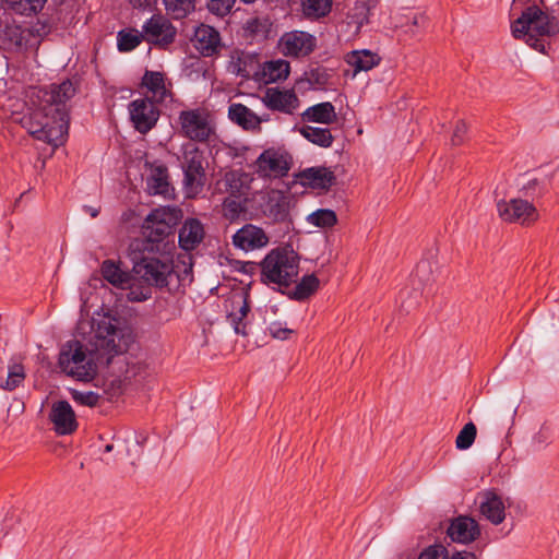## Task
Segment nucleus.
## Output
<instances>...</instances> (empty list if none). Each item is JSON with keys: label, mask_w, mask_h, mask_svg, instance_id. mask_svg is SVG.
<instances>
[{"label": "nucleus", "mask_w": 559, "mask_h": 559, "mask_svg": "<svg viewBox=\"0 0 559 559\" xmlns=\"http://www.w3.org/2000/svg\"><path fill=\"white\" fill-rule=\"evenodd\" d=\"M193 47L204 57H212L222 48L219 33L210 25H200L192 38Z\"/></svg>", "instance_id": "18"}, {"label": "nucleus", "mask_w": 559, "mask_h": 559, "mask_svg": "<svg viewBox=\"0 0 559 559\" xmlns=\"http://www.w3.org/2000/svg\"><path fill=\"white\" fill-rule=\"evenodd\" d=\"M102 275L107 282L119 288H126L131 281L130 274L121 270L119 264L112 260H105L103 262Z\"/></svg>", "instance_id": "30"}, {"label": "nucleus", "mask_w": 559, "mask_h": 559, "mask_svg": "<svg viewBox=\"0 0 559 559\" xmlns=\"http://www.w3.org/2000/svg\"><path fill=\"white\" fill-rule=\"evenodd\" d=\"M75 95V87L69 80L63 81L58 85H50L49 90L43 91V103L47 106L50 111H53L56 116H59V111H63L66 117L69 119V112L67 108V102Z\"/></svg>", "instance_id": "14"}, {"label": "nucleus", "mask_w": 559, "mask_h": 559, "mask_svg": "<svg viewBox=\"0 0 559 559\" xmlns=\"http://www.w3.org/2000/svg\"><path fill=\"white\" fill-rule=\"evenodd\" d=\"M370 5L366 1H357L350 9L348 17L352 20L357 27L362 26L368 22Z\"/></svg>", "instance_id": "44"}, {"label": "nucleus", "mask_w": 559, "mask_h": 559, "mask_svg": "<svg viewBox=\"0 0 559 559\" xmlns=\"http://www.w3.org/2000/svg\"><path fill=\"white\" fill-rule=\"evenodd\" d=\"M290 198L278 190H272L267 194L264 205V214L273 222H285L289 217Z\"/></svg>", "instance_id": "21"}, {"label": "nucleus", "mask_w": 559, "mask_h": 559, "mask_svg": "<svg viewBox=\"0 0 559 559\" xmlns=\"http://www.w3.org/2000/svg\"><path fill=\"white\" fill-rule=\"evenodd\" d=\"M130 119L140 133H147L159 118V110L148 97L138 98L129 105Z\"/></svg>", "instance_id": "12"}, {"label": "nucleus", "mask_w": 559, "mask_h": 559, "mask_svg": "<svg viewBox=\"0 0 559 559\" xmlns=\"http://www.w3.org/2000/svg\"><path fill=\"white\" fill-rule=\"evenodd\" d=\"M228 116L231 121L245 130L253 131L260 128L261 119L242 104H231L228 108Z\"/></svg>", "instance_id": "28"}, {"label": "nucleus", "mask_w": 559, "mask_h": 559, "mask_svg": "<svg viewBox=\"0 0 559 559\" xmlns=\"http://www.w3.org/2000/svg\"><path fill=\"white\" fill-rule=\"evenodd\" d=\"M112 449H114V445H112V444H107V445L105 447V452H111V451H112Z\"/></svg>", "instance_id": "57"}, {"label": "nucleus", "mask_w": 559, "mask_h": 559, "mask_svg": "<svg viewBox=\"0 0 559 559\" xmlns=\"http://www.w3.org/2000/svg\"><path fill=\"white\" fill-rule=\"evenodd\" d=\"M22 123L34 138L55 146L63 142L69 128V119L64 112L61 110L56 116L44 103L29 116L23 117Z\"/></svg>", "instance_id": "4"}, {"label": "nucleus", "mask_w": 559, "mask_h": 559, "mask_svg": "<svg viewBox=\"0 0 559 559\" xmlns=\"http://www.w3.org/2000/svg\"><path fill=\"white\" fill-rule=\"evenodd\" d=\"M479 509L481 514L493 525H499L506 519L504 503L502 499L491 490L481 493Z\"/></svg>", "instance_id": "23"}, {"label": "nucleus", "mask_w": 559, "mask_h": 559, "mask_svg": "<svg viewBox=\"0 0 559 559\" xmlns=\"http://www.w3.org/2000/svg\"><path fill=\"white\" fill-rule=\"evenodd\" d=\"M497 209L500 218L508 223L530 225L538 219L534 204L523 199H512L509 202L500 200Z\"/></svg>", "instance_id": "11"}, {"label": "nucleus", "mask_w": 559, "mask_h": 559, "mask_svg": "<svg viewBox=\"0 0 559 559\" xmlns=\"http://www.w3.org/2000/svg\"><path fill=\"white\" fill-rule=\"evenodd\" d=\"M143 29L146 40L154 45H169L176 36V28L162 15H153L144 24Z\"/></svg>", "instance_id": "16"}, {"label": "nucleus", "mask_w": 559, "mask_h": 559, "mask_svg": "<svg viewBox=\"0 0 559 559\" xmlns=\"http://www.w3.org/2000/svg\"><path fill=\"white\" fill-rule=\"evenodd\" d=\"M182 134L198 142H206L215 135L213 126L207 116L200 110H183L179 115Z\"/></svg>", "instance_id": "9"}, {"label": "nucleus", "mask_w": 559, "mask_h": 559, "mask_svg": "<svg viewBox=\"0 0 559 559\" xmlns=\"http://www.w3.org/2000/svg\"><path fill=\"white\" fill-rule=\"evenodd\" d=\"M348 66L354 69V74L360 71H369L380 63L381 58L370 50H354L345 58Z\"/></svg>", "instance_id": "29"}, {"label": "nucleus", "mask_w": 559, "mask_h": 559, "mask_svg": "<svg viewBox=\"0 0 559 559\" xmlns=\"http://www.w3.org/2000/svg\"><path fill=\"white\" fill-rule=\"evenodd\" d=\"M551 439V430L548 426L544 425L539 428V430L533 436L532 442L533 445L537 449H540L548 444Z\"/></svg>", "instance_id": "49"}, {"label": "nucleus", "mask_w": 559, "mask_h": 559, "mask_svg": "<svg viewBox=\"0 0 559 559\" xmlns=\"http://www.w3.org/2000/svg\"><path fill=\"white\" fill-rule=\"evenodd\" d=\"M269 237L263 228L246 224L233 235V245L246 252L264 248Z\"/></svg>", "instance_id": "15"}, {"label": "nucleus", "mask_w": 559, "mask_h": 559, "mask_svg": "<svg viewBox=\"0 0 559 559\" xmlns=\"http://www.w3.org/2000/svg\"><path fill=\"white\" fill-rule=\"evenodd\" d=\"M316 47V38L302 31L285 33L280 39V48L283 55L288 57H305L310 55Z\"/></svg>", "instance_id": "13"}, {"label": "nucleus", "mask_w": 559, "mask_h": 559, "mask_svg": "<svg viewBox=\"0 0 559 559\" xmlns=\"http://www.w3.org/2000/svg\"><path fill=\"white\" fill-rule=\"evenodd\" d=\"M539 185V181L538 179H532L530 180L524 187H523V190L526 191V194H528V191L530 190H534L537 186Z\"/></svg>", "instance_id": "54"}, {"label": "nucleus", "mask_w": 559, "mask_h": 559, "mask_svg": "<svg viewBox=\"0 0 559 559\" xmlns=\"http://www.w3.org/2000/svg\"><path fill=\"white\" fill-rule=\"evenodd\" d=\"M243 1H245V2H247V3H251V2H253L254 0H243Z\"/></svg>", "instance_id": "58"}, {"label": "nucleus", "mask_w": 559, "mask_h": 559, "mask_svg": "<svg viewBox=\"0 0 559 559\" xmlns=\"http://www.w3.org/2000/svg\"><path fill=\"white\" fill-rule=\"evenodd\" d=\"M47 0H4V2L16 13L31 15L40 11Z\"/></svg>", "instance_id": "37"}, {"label": "nucleus", "mask_w": 559, "mask_h": 559, "mask_svg": "<svg viewBox=\"0 0 559 559\" xmlns=\"http://www.w3.org/2000/svg\"><path fill=\"white\" fill-rule=\"evenodd\" d=\"M448 551L442 545L429 546L418 557V559H444Z\"/></svg>", "instance_id": "50"}, {"label": "nucleus", "mask_w": 559, "mask_h": 559, "mask_svg": "<svg viewBox=\"0 0 559 559\" xmlns=\"http://www.w3.org/2000/svg\"><path fill=\"white\" fill-rule=\"evenodd\" d=\"M87 344L74 340L67 342L59 355V367L79 381L93 380L100 365L108 366L112 358L127 352L130 334L120 321L108 314L93 318Z\"/></svg>", "instance_id": "1"}, {"label": "nucleus", "mask_w": 559, "mask_h": 559, "mask_svg": "<svg viewBox=\"0 0 559 559\" xmlns=\"http://www.w3.org/2000/svg\"><path fill=\"white\" fill-rule=\"evenodd\" d=\"M252 62V59L249 55L243 51L235 50L231 52L230 62H229V71L242 78H249L251 75L249 64Z\"/></svg>", "instance_id": "35"}, {"label": "nucleus", "mask_w": 559, "mask_h": 559, "mask_svg": "<svg viewBox=\"0 0 559 559\" xmlns=\"http://www.w3.org/2000/svg\"><path fill=\"white\" fill-rule=\"evenodd\" d=\"M40 40L28 27L7 23L0 28V48L8 51L23 52L37 48Z\"/></svg>", "instance_id": "8"}, {"label": "nucleus", "mask_w": 559, "mask_h": 559, "mask_svg": "<svg viewBox=\"0 0 559 559\" xmlns=\"http://www.w3.org/2000/svg\"><path fill=\"white\" fill-rule=\"evenodd\" d=\"M204 235L203 224L197 218H188L179 230V246L186 251L193 250L202 242Z\"/></svg>", "instance_id": "22"}, {"label": "nucleus", "mask_w": 559, "mask_h": 559, "mask_svg": "<svg viewBox=\"0 0 559 559\" xmlns=\"http://www.w3.org/2000/svg\"><path fill=\"white\" fill-rule=\"evenodd\" d=\"M70 394L75 403L90 407L96 406L100 399V395L93 391H80L76 389H71Z\"/></svg>", "instance_id": "45"}, {"label": "nucleus", "mask_w": 559, "mask_h": 559, "mask_svg": "<svg viewBox=\"0 0 559 559\" xmlns=\"http://www.w3.org/2000/svg\"><path fill=\"white\" fill-rule=\"evenodd\" d=\"M164 3L175 19H182L194 9L193 0H164Z\"/></svg>", "instance_id": "42"}, {"label": "nucleus", "mask_w": 559, "mask_h": 559, "mask_svg": "<svg viewBox=\"0 0 559 559\" xmlns=\"http://www.w3.org/2000/svg\"><path fill=\"white\" fill-rule=\"evenodd\" d=\"M167 179V170L163 167H157L147 179V189L150 193L167 195L169 192V182Z\"/></svg>", "instance_id": "33"}, {"label": "nucleus", "mask_w": 559, "mask_h": 559, "mask_svg": "<svg viewBox=\"0 0 559 559\" xmlns=\"http://www.w3.org/2000/svg\"><path fill=\"white\" fill-rule=\"evenodd\" d=\"M156 0H130L134 8H147L155 3Z\"/></svg>", "instance_id": "53"}, {"label": "nucleus", "mask_w": 559, "mask_h": 559, "mask_svg": "<svg viewBox=\"0 0 559 559\" xmlns=\"http://www.w3.org/2000/svg\"><path fill=\"white\" fill-rule=\"evenodd\" d=\"M26 378L25 368L22 364H12L8 368V374L0 386L5 391H13L21 386Z\"/></svg>", "instance_id": "34"}, {"label": "nucleus", "mask_w": 559, "mask_h": 559, "mask_svg": "<svg viewBox=\"0 0 559 559\" xmlns=\"http://www.w3.org/2000/svg\"><path fill=\"white\" fill-rule=\"evenodd\" d=\"M512 35L523 39L535 50L545 53L548 43L545 37L559 33V23L555 16L542 11L537 5L527 7L511 25Z\"/></svg>", "instance_id": "2"}, {"label": "nucleus", "mask_w": 559, "mask_h": 559, "mask_svg": "<svg viewBox=\"0 0 559 559\" xmlns=\"http://www.w3.org/2000/svg\"><path fill=\"white\" fill-rule=\"evenodd\" d=\"M304 78L309 85L321 88L329 84L331 74L325 68L317 66L307 70Z\"/></svg>", "instance_id": "39"}, {"label": "nucleus", "mask_w": 559, "mask_h": 559, "mask_svg": "<svg viewBox=\"0 0 559 559\" xmlns=\"http://www.w3.org/2000/svg\"><path fill=\"white\" fill-rule=\"evenodd\" d=\"M233 3L234 0H209L207 8L212 13L224 16L231 10Z\"/></svg>", "instance_id": "48"}, {"label": "nucleus", "mask_w": 559, "mask_h": 559, "mask_svg": "<svg viewBox=\"0 0 559 559\" xmlns=\"http://www.w3.org/2000/svg\"><path fill=\"white\" fill-rule=\"evenodd\" d=\"M223 215L234 222L241 215H246V204L237 199L227 198L223 203Z\"/></svg>", "instance_id": "41"}, {"label": "nucleus", "mask_w": 559, "mask_h": 559, "mask_svg": "<svg viewBox=\"0 0 559 559\" xmlns=\"http://www.w3.org/2000/svg\"><path fill=\"white\" fill-rule=\"evenodd\" d=\"M307 222L313 226L326 228L336 224L337 217L334 211L329 209H320L307 216Z\"/></svg>", "instance_id": "38"}, {"label": "nucleus", "mask_w": 559, "mask_h": 559, "mask_svg": "<svg viewBox=\"0 0 559 559\" xmlns=\"http://www.w3.org/2000/svg\"><path fill=\"white\" fill-rule=\"evenodd\" d=\"M0 28H2V25L0 24Z\"/></svg>", "instance_id": "59"}, {"label": "nucleus", "mask_w": 559, "mask_h": 559, "mask_svg": "<svg viewBox=\"0 0 559 559\" xmlns=\"http://www.w3.org/2000/svg\"><path fill=\"white\" fill-rule=\"evenodd\" d=\"M425 22L424 15H414L412 19V25L413 26H421Z\"/></svg>", "instance_id": "55"}, {"label": "nucleus", "mask_w": 559, "mask_h": 559, "mask_svg": "<svg viewBox=\"0 0 559 559\" xmlns=\"http://www.w3.org/2000/svg\"><path fill=\"white\" fill-rule=\"evenodd\" d=\"M264 74L271 81L284 80L289 74V63L285 60H275L266 63Z\"/></svg>", "instance_id": "40"}, {"label": "nucleus", "mask_w": 559, "mask_h": 559, "mask_svg": "<svg viewBox=\"0 0 559 559\" xmlns=\"http://www.w3.org/2000/svg\"><path fill=\"white\" fill-rule=\"evenodd\" d=\"M467 131V126L464 121L460 120L455 124L451 141L453 145H460L463 142L464 134Z\"/></svg>", "instance_id": "51"}, {"label": "nucleus", "mask_w": 559, "mask_h": 559, "mask_svg": "<svg viewBox=\"0 0 559 559\" xmlns=\"http://www.w3.org/2000/svg\"><path fill=\"white\" fill-rule=\"evenodd\" d=\"M301 5L306 16L318 19L331 11L332 0H301Z\"/></svg>", "instance_id": "36"}, {"label": "nucleus", "mask_w": 559, "mask_h": 559, "mask_svg": "<svg viewBox=\"0 0 559 559\" xmlns=\"http://www.w3.org/2000/svg\"><path fill=\"white\" fill-rule=\"evenodd\" d=\"M49 419L58 435H70L78 428L76 417L72 406L67 401H57L51 405Z\"/></svg>", "instance_id": "17"}, {"label": "nucleus", "mask_w": 559, "mask_h": 559, "mask_svg": "<svg viewBox=\"0 0 559 559\" xmlns=\"http://www.w3.org/2000/svg\"><path fill=\"white\" fill-rule=\"evenodd\" d=\"M292 156L283 150L267 148L255 160L257 170L262 177L281 178L292 168Z\"/></svg>", "instance_id": "10"}, {"label": "nucleus", "mask_w": 559, "mask_h": 559, "mask_svg": "<svg viewBox=\"0 0 559 559\" xmlns=\"http://www.w3.org/2000/svg\"><path fill=\"white\" fill-rule=\"evenodd\" d=\"M449 559H477L474 552L462 550L454 551Z\"/></svg>", "instance_id": "52"}, {"label": "nucleus", "mask_w": 559, "mask_h": 559, "mask_svg": "<svg viewBox=\"0 0 559 559\" xmlns=\"http://www.w3.org/2000/svg\"><path fill=\"white\" fill-rule=\"evenodd\" d=\"M178 219V211L170 207L153 210L145 218L143 234L145 241L143 251L148 253L169 252L170 246L166 238L171 235L173 226Z\"/></svg>", "instance_id": "5"}, {"label": "nucleus", "mask_w": 559, "mask_h": 559, "mask_svg": "<svg viewBox=\"0 0 559 559\" xmlns=\"http://www.w3.org/2000/svg\"><path fill=\"white\" fill-rule=\"evenodd\" d=\"M133 271L151 285L166 286L167 277L173 272L169 252L148 253L143 251L142 258L134 263Z\"/></svg>", "instance_id": "6"}, {"label": "nucleus", "mask_w": 559, "mask_h": 559, "mask_svg": "<svg viewBox=\"0 0 559 559\" xmlns=\"http://www.w3.org/2000/svg\"><path fill=\"white\" fill-rule=\"evenodd\" d=\"M447 533L453 542L468 544L480 535V530L474 519L469 516H459L451 522Z\"/></svg>", "instance_id": "19"}, {"label": "nucleus", "mask_w": 559, "mask_h": 559, "mask_svg": "<svg viewBox=\"0 0 559 559\" xmlns=\"http://www.w3.org/2000/svg\"><path fill=\"white\" fill-rule=\"evenodd\" d=\"M143 35L138 33L120 31L118 33V49L120 51H130L140 43Z\"/></svg>", "instance_id": "46"}, {"label": "nucleus", "mask_w": 559, "mask_h": 559, "mask_svg": "<svg viewBox=\"0 0 559 559\" xmlns=\"http://www.w3.org/2000/svg\"><path fill=\"white\" fill-rule=\"evenodd\" d=\"M249 311V293L246 290H240L233 294L230 298L229 319L237 334L246 335L245 324L242 323V320L247 317Z\"/></svg>", "instance_id": "24"}, {"label": "nucleus", "mask_w": 559, "mask_h": 559, "mask_svg": "<svg viewBox=\"0 0 559 559\" xmlns=\"http://www.w3.org/2000/svg\"><path fill=\"white\" fill-rule=\"evenodd\" d=\"M267 331L273 338L287 340L294 333V330L288 329L285 324L278 321L271 322L267 326Z\"/></svg>", "instance_id": "47"}, {"label": "nucleus", "mask_w": 559, "mask_h": 559, "mask_svg": "<svg viewBox=\"0 0 559 559\" xmlns=\"http://www.w3.org/2000/svg\"><path fill=\"white\" fill-rule=\"evenodd\" d=\"M204 154L199 147L192 144L185 147L181 167L185 174L183 183L189 195L199 193L204 186Z\"/></svg>", "instance_id": "7"}, {"label": "nucleus", "mask_w": 559, "mask_h": 559, "mask_svg": "<svg viewBox=\"0 0 559 559\" xmlns=\"http://www.w3.org/2000/svg\"><path fill=\"white\" fill-rule=\"evenodd\" d=\"M301 118L306 122L332 124L337 120L335 107L330 102L319 103L307 108Z\"/></svg>", "instance_id": "27"}, {"label": "nucleus", "mask_w": 559, "mask_h": 559, "mask_svg": "<svg viewBox=\"0 0 559 559\" xmlns=\"http://www.w3.org/2000/svg\"><path fill=\"white\" fill-rule=\"evenodd\" d=\"M265 105L273 110L292 114L298 107V97L292 91L269 90L264 97Z\"/></svg>", "instance_id": "25"}, {"label": "nucleus", "mask_w": 559, "mask_h": 559, "mask_svg": "<svg viewBox=\"0 0 559 559\" xmlns=\"http://www.w3.org/2000/svg\"><path fill=\"white\" fill-rule=\"evenodd\" d=\"M477 433L476 426L474 423H467L462 430L459 432L455 439V445L459 450H467L475 441Z\"/></svg>", "instance_id": "43"}, {"label": "nucleus", "mask_w": 559, "mask_h": 559, "mask_svg": "<svg viewBox=\"0 0 559 559\" xmlns=\"http://www.w3.org/2000/svg\"><path fill=\"white\" fill-rule=\"evenodd\" d=\"M320 286V281L314 274L304 275L289 293L292 299L301 301L313 295Z\"/></svg>", "instance_id": "32"}, {"label": "nucleus", "mask_w": 559, "mask_h": 559, "mask_svg": "<svg viewBox=\"0 0 559 559\" xmlns=\"http://www.w3.org/2000/svg\"><path fill=\"white\" fill-rule=\"evenodd\" d=\"M261 281L288 287L299 274V255L290 247L272 249L261 261Z\"/></svg>", "instance_id": "3"}, {"label": "nucleus", "mask_w": 559, "mask_h": 559, "mask_svg": "<svg viewBox=\"0 0 559 559\" xmlns=\"http://www.w3.org/2000/svg\"><path fill=\"white\" fill-rule=\"evenodd\" d=\"M142 86L147 88L153 103H164L171 98V84L169 83L167 86L165 75L162 72L146 70L142 78Z\"/></svg>", "instance_id": "20"}, {"label": "nucleus", "mask_w": 559, "mask_h": 559, "mask_svg": "<svg viewBox=\"0 0 559 559\" xmlns=\"http://www.w3.org/2000/svg\"><path fill=\"white\" fill-rule=\"evenodd\" d=\"M86 211L90 213V215L92 217H97V215L99 214V210L98 209L86 207Z\"/></svg>", "instance_id": "56"}, {"label": "nucleus", "mask_w": 559, "mask_h": 559, "mask_svg": "<svg viewBox=\"0 0 559 559\" xmlns=\"http://www.w3.org/2000/svg\"><path fill=\"white\" fill-rule=\"evenodd\" d=\"M299 132L309 142L321 147H330L334 141V136L328 128L302 126Z\"/></svg>", "instance_id": "31"}, {"label": "nucleus", "mask_w": 559, "mask_h": 559, "mask_svg": "<svg viewBox=\"0 0 559 559\" xmlns=\"http://www.w3.org/2000/svg\"><path fill=\"white\" fill-rule=\"evenodd\" d=\"M304 186H309L314 189H328L334 181L335 176L333 171L325 167H310L298 175Z\"/></svg>", "instance_id": "26"}]
</instances>
